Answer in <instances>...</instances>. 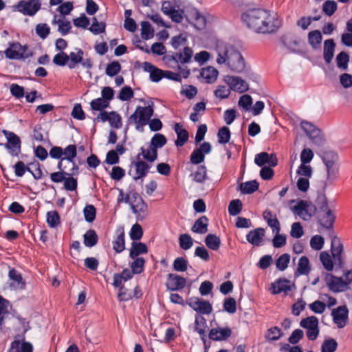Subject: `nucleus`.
Wrapping results in <instances>:
<instances>
[{
	"label": "nucleus",
	"instance_id": "39",
	"mask_svg": "<svg viewBox=\"0 0 352 352\" xmlns=\"http://www.w3.org/2000/svg\"><path fill=\"white\" fill-rule=\"evenodd\" d=\"M205 243L210 250L217 251L220 248L221 240L216 234H208L205 238Z\"/></svg>",
	"mask_w": 352,
	"mask_h": 352
},
{
	"label": "nucleus",
	"instance_id": "31",
	"mask_svg": "<svg viewBox=\"0 0 352 352\" xmlns=\"http://www.w3.org/2000/svg\"><path fill=\"white\" fill-rule=\"evenodd\" d=\"M148 251V247L145 243L133 241L129 251V257L131 258H135L141 254H146Z\"/></svg>",
	"mask_w": 352,
	"mask_h": 352
},
{
	"label": "nucleus",
	"instance_id": "29",
	"mask_svg": "<svg viewBox=\"0 0 352 352\" xmlns=\"http://www.w3.org/2000/svg\"><path fill=\"white\" fill-rule=\"evenodd\" d=\"M8 277L10 280L13 281V283L10 284L11 286H14L21 289H24L25 288V281L23 280L21 274L16 269H10L8 272Z\"/></svg>",
	"mask_w": 352,
	"mask_h": 352
},
{
	"label": "nucleus",
	"instance_id": "30",
	"mask_svg": "<svg viewBox=\"0 0 352 352\" xmlns=\"http://www.w3.org/2000/svg\"><path fill=\"white\" fill-rule=\"evenodd\" d=\"M174 130L177 134V140L175 144L176 146L181 147L188 141L189 138L188 132L187 130L182 129L179 123L175 124Z\"/></svg>",
	"mask_w": 352,
	"mask_h": 352
},
{
	"label": "nucleus",
	"instance_id": "63",
	"mask_svg": "<svg viewBox=\"0 0 352 352\" xmlns=\"http://www.w3.org/2000/svg\"><path fill=\"white\" fill-rule=\"evenodd\" d=\"M223 310L229 314H234L236 311V302L234 298H226L223 304Z\"/></svg>",
	"mask_w": 352,
	"mask_h": 352
},
{
	"label": "nucleus",
	"instance_id": "28",
	"mask_svg": "<svg viewBox=\"0 0 352 352\" xmlns=\"http://www.w3.org/2000/svg\"><path fill=\"white\" fill-rule=\"evenodd\" d=\"M135 167L136 175L133 177V179L137 181L147 175L151 167L146 162L138 160L137 162H133Z\"/></svg>",
	"mask_w": 352,
	"mask_h": 352
},
{
	"label": "nucleus",
	"instance_id": "40",
	"mask_svg": "<svg viewBox=\"0 0 352 352\" xmlns=\"http://www.w3.org/2000/svg\"><path fill=\"white\" fill-rule=\"evenodd\" d=\"M65 157L62 160H67L69 162L74 163V159L77 156V148L75 144H69L63 149Z\"/></svg>",
	"mask_w": 352,
	"mask_h": 352
},
{
	"label": "nucleus",
	"instance_id": "42",
	"mask_svg": "<svg viewBox=\"0 0 352 352\" xmlns=\"http://www.w3.org/2000/svg\"><path fill=\"white\" fill-rule=\"evenodd\" d=\"M134 261L130 264L132 273L134 274H140L144 270L146 261L142 257H136L133 258Z\"/></svg>",
	"mask_w": 352,
	"mask_h": 352
},
{
	"label": "nucleus",
	"instance_id": "50",
	"mask_svg": "<svg viewBox=\"0 0 352 352\" xmlns=\"http://www.w3.org/2000/svg\"><path fill=\"white\" fill-rule=\"evenodd\" d=\"M106 24L104 22L99 23L96 17L92 19V25L89 28V30L94 34L97 35L105 32Z\"/></svg>",
	"mask_w": 352,
	"mask_h": 352
},
{
	"label": "nucleus",
	"instance_id": "45",
	"mask_svg": "<svg viewBox=\"0 0 352 352\" xmlns=\"http://www.w3.org/2000/svg\"><path fill=\"white\" fill-rule=\"evenodd\" d=\"M47 223L50 228H56L60 223L59 214L56 210H52L47 212Z\"/></svg>",
	"mask_w": 352,
	"mask_h": 352
},
{
	"label": "nucleus",
	"instance_id": "46",
	"mask_svg": "<svg viewBox=\"0 0 352 352\" xmlns=\"http://www.w3.org/2000/svg\"><path fill=\"white\" fill-rule=\"evenodd\" d=\"M243 208V204L240 199L232 200L228 206V212L231 216H236L239 214Z\"/></svg>",
	"mask_w": 352,
	"mask_h": 352
},
{
	"label": "nucleus",
	"instance_id": "37",
	"mask_svg": "<svg viewBox=\"0 0 352 352\" xmlns=\"http://www.w3.org/2000/svg\"><path fill=\"white\" fill-rule=\"evenodd\" d=\"M190 177L197 183H204L208 178L207 168L204 165H199L197 170L190 174Z\"/></svg>",
	"mask_w": 352,
	"mask_h": 352
},
{
	"label": "nucleus",
	"instance_id": "18",
	"mask_svg": "<svg viewBox=\"0 0 352 352\" xmlns=\"http://www.w3.org/2000/svg\"><path fill=\"white\" fill-rule=\"evenodd\" d=\"M187 21L193 24L194 27L199 30H204L206 26V19L197 8H192L186 15Z\"/></svg>",
	"mask_w": 352,
	"mask_h": 352
},
{
	"label": "nucleus",
	"instance_id": "36",
	"mask_svg": "<svg viewBox=\"0 0 352 352\" xmlns=\"http://www.w3.org/2000/svg\"><path fill=\"white\" fill-rule=\"evenodd\" d=\"M320 261L324 268L328 272L333 271L334 266H336L333 257L327 252L324 251L320 254Z\"/></svg>",
	"mask_w": 352,
	"mask_h": 352
},
{
	"label": "nucleus",
	"instance_id": "52",
	"mask_svg": "<svg viewBox=\"0 0 352 352\" xmlns=\"http://www.w3.org/2000/svg\"><path fill=\"white\" fill-rule=\"evenodd\" d=\"M129 236L133 241L140 240L143 236L142 226L138 223L133 225L129 232Z\"/></svg>",
	"mask_w": 352,
	"mask_h": 352
},
{
	"label": "nucleus",
	"instance_id": "38",
	"mask_svg": "<svg viewBox=\"0 0 352 352\" xmlns=\"http://www.w3.org/2000/svg\"><path fill=\"white\" fill-rule=\"evenodd\" d=\"M335 49V43L332 39L326 40L324 43V58L329 63L333 57Z\"/></svg>",
	"mask_w": 352,
	"mask_h": 352
},
{
	"label": "nucleus",
	"instance_id": "12",
	"mask_svg": "<svg viewBox=\"0 0 352 352\" xmlns=\"http://www.w3.org/2000/svg\"><path fill=\"white\" fill-rule=\"evenodd\" d=\"M331 254L336 266L342 267L344 265V245L340 238L333 235L331 240Z\"/></svg>",
	"mask_w": 352,
	"mask_h": 352
},
{
	"label": "nucleus",
	"instance_id": "62",
	"mask_svg": "<svg viewBox=\"0 0 352 352\" xmlns=\"http://www.w3.org/2000/svg\"><path fill=\"white\" fill-rule=\"evenodd\" d=\"M166 142V138L163 134L156 133L151 138L150 145L160 148L163 147Z\"/></svg>",
	"mask_w": 352,
	"mask_h": 352
},
{
	"label": "nucleus",
	"instance_id": "60",
	"mask_svg": "<svg viewBox=\"0 0 352 352\" xmlns=\"http://www.w3.org/2000/svg\"><path fill=\"white\" fill-rule=\"evenodd\" d=\"M83 213L87 222L91 223L95 220L96 210L93 205H87L83 209Z\"/></svg>",
	"mask_w": 352,
	"mask_h": 352
},
{
	"label": "nucleus",
	"instance_id": "49",
	"mask_svg": "<svg viewBox=\"0 0 352 352\" xmlns=\"http://www.w3.org/2000/svg\"><path fill=\"white\" fill-rule=\"evenodd\" d=\"M52 62L54 65L59 67L68 66L69 56L64 52H59L54 56Z\"/></svg>",
	"mask_w": 352,
	"mask_h": 352
},
{
	"label": "nucleus",
	"instance_id": "14",
	"mask_svg": "<svg viewBox=\"0 0 352 352\" xmlns=\"http://www.w3.org/2000/svg\"><path fill=\"white\" fill-rule=\"evenodd\" d=\"M186 304L194 311L200 314H210L212 311V306L209 301L198 297H191L186 300Z\"/></svg>",
	"mask_w": 352,
	"mask_h": 352
},
{
	"label": "nucleus",
	"instance_id": "2",
	"mask_svg": "<svg viewBox=\"0 0 352 352\" xmlns=\"http://www.w3.org/2000/svg\"><path fill=\"white\" fill-rule=\"evenodd\" d=\"M241 19L248 28L261 34L274 33L281 25L280 21L276 15L261 8L247 10L241 14Z\"/></svg>",
	"mask_w": 352,
	"mask_h": 352
},
{
	"label": "nucleus",
	"instance_id": "35",
	"mask_svg": "<svg viewBox=\"0 0 352 352\" xmlns=\"http://www.w3.org/2000/svg\"><path fill=\"white\" fill-rule=\"evenodd\" d=\"M258 182L256 180H252L241 183L239 185V190L243 195H250L256 191L258 189Z\"/></svg>",
	"mask_w": 352,
	"mask_h": 352
},
{
	"label": "nucleus",
	"instance_id": "59",
	"mask_svg": "<svg viewBox=\"0 0 352 352\" xmlns=\"http://www.w3.org/2000/svg\"><path fill=\"white\" fill-rule=\"evenodd\" d=\"M188 263L184 257L176 258L173 264L174 270L177 272H185L188 269Z\"/></svg>",
	"mask_w": 352,
	"mask_h": 352
},
{
	"label": "nucleus",
	"instance_id": "7",
	"mask_svg": "<svg viewBox=\"0 0 352 352\" xmlns=\"http://www.w3.org/2000/svg\"><path fill=\"white\" fill-rule=\"evenodd\" d=\"M21 144L19 137L14 133L5 129L0 131V146L3 145L12 156H18L21 153Z\"/></svg>",
	"mask_w": 352,
	"mask_h": 352
},
{
	"label": "nucleus",
	"instance_id": "55",
	"mask_svg": "<svg viewBox=\"0 0 352 352\" xmlns=\"http://www.w3.org/2000/svg\"><path fill=\"white\" fill-rule=\"evenodd\" d=\"M108 122L109 125L115 129H120L122 125L121 116L114 111L109 112V119Z\"/></svg>",
	"mask_w": 352,
	"mask_h": 352
},
{
	"label": "nucleus",
	"instance_id": "24",
	"mask_svg": "<svg viewBox=\"0 0 352 352\" xmlns=\"http://www.w3.org/2000/svg\"><path fill=\"white\" fill-rule=\"evenodd\" d=\"M296 203L295 206L291 208L292 212L295 215L305 220V215H308V201L302 199H292L289 201V204Z\"/></svg>",
	"mask_w": 352,
	"mask_h": 352
},
{
	"label": "nucleus",
	"instance_id": "9",
	"mask_svg": "<svg viewBox=\"0 0 352 352\" xmlns=\"http://www.w3.org/2000/svg\"><path fill=\"white\" fill-rule=\"evenodd\" d=\"M301 164L298 166L296 174L300 176L296 183L298 189L302 192L308 190V148L305 147L300 155Z\"/></svg>",
	"mask_w": 352,
	"mask_h": 352
},
{
	"label": "nucleus",
	"instance_id": "57",
	"mask_svg": "<svg viewBox=\"0 0 352 352\" xmlns=\"http://www.w3.org/2000/svg\"><path fill=\"white\" fill-rule=\"evenodd\" d=\"M133 96L134 92L132 88L129 86H124L121 89L117 98L121 101H127L133 98Z\"/></svg>",
	"mask_w": 352,
	"mask_h": 352
},
{
	"label": "nucleus",
	"instance_id": "61",
	"mask_svg": "<svg viewBox=\"0 0 352 352\" xmlns=\"http://www.w3.org/2000/svg\"><path fill=\"white\" fill-rule=\"evenodd\" d=\"M35 31L41 38L45 39L50 33V28L47 23H38L36 25Z\"/></svg>",
	"mask_w": 352,
	"mask_h": 352
},
{
	"label": "nucleus",
	"instance_id": "16",
	"mask_svg": "<svg viewBox=\"0 0 352 352\" xmlns=\"http://www.w3.org/2000/svg\"><path fill=\"white\" fill-rule=\"evenodd\" d=\"M324 279L327 287L333 292L338 293L346 291L342 277H337L331 274L324 273Z\"/></svg>",
	"mask_w": 352,
	"mask_h": 352
},
{
	"label": "nucleus",
	"instance_id": "51",
	"mask_svg": "<svg viewBox=\"0 0 352 352\" xmlns=\"http://www.w3.org/2000/svg\"><path fill=\"white\" fill-rule=\"evenodd\" d=\"M309 245L312 249L316 251L321 250L324 245V239L320 235H314L311 238Z\"/></svg>",
	"mask_w": 352,
	"mask_h": 352
},
{
	"label": "nucleus",
	"instance_id": "25",
	"mask_svg": "<svg viewBox=\"0 0 352 352\" xmlns=\"http://www.w3.org/2000/svg\"><path fill=\"white\" fill-rule=\"evenodd\" d=\"M290 281L285 278H278L272 283L271 289L273 294H279L281 292L287 294L291 290Z\"/></svg>",
	"mask_w": 352,
	"mask_h": 352
},
{
	"label": "nucleus",
	"instance_id": "22",
	"mask_svg": "<svg viewBox=\"0 0 352 352\" xmlns=\"http://www.w3.org/2000/svg\"><path fill=\"white\" fill-rule=\"evenodd\" d=\"M144 72H149V78L152 82H158L164 78V72L148 62L142 63Z\"/></svg>",
	"mask_w": 352,
	"mask_h": 352
},
{
	"label": "nucleus",
	"instance_id": "17",
	"mask_svg": "<svg viewBox=\"0 0 352 352\" xmlns=\"http://www.w3.org/2000/svg\"><path fill=\"white\" fill-rule=\"evenodd\" d=\"M224 81L230 89L234 91L244 93L249 89L248 84L239 76L227 75L224 78Z\"/></svg>",
	"mask_w": 352,
	"mask_h": 352
},
{
	"label": "nucleus",
	"instance_id": "53",
	"mask_svg": "<svg viewBox=\"0 0 352 352\" xmlns=\"http://www.w3.org/2000/svg\"><path fill=\"white\" fill-rule=\"evenodd\" d=\"M179 246L182 249L187 250L193 245V239L188 234H182L179 238Z\"/></svg>",
	"mask_w": 352,
	"mask_h": 352
},
{
	"label": "nucleus",
	"instance_id": "15",
	"mask_svg": "<svg viewBox=\"0 0 352 352\" xmlns=\"http://www.w3.org/2000/svg\"><path fill=\"white\" fill-rule=\"evenodd\" d=\"M331 316L333 318V322L337 327L342 329L348 323L349 309L346 305L339 306L332 309Z\"/></svg>",
	"mask_w": 352,
	"mask_h": 352
},
{
	"label": "nucleus",
	"instance_id": "34",
	"mask_svg": "<svg viewBox=\"0 0 352 352\" xmlns=\"http://www.w3.org/2000/svg\"><path fill=\"white\" fill-rule=\"evenodd\" d=\"M84 245L87 248L95 246L98 241V236L96 232L93 229L88 230L83 235Z\"/></svg>",
	"mask_w": 352,
	"mask_h": 352
},
{
	"label": "nucleus",
	"instance_id": "23",
	"mask_svg": "<svg viewBox=\"0 0 352 352\" xmlns=\"http://www.w3.org/2000/svg\"><path fill=\"white\" fill-rule=\"evenodd\" d=\"M113 249L116 253H121L125 249V233L123 226H119L116 230V236L113 240Z\"/></svg>",
	"mask_w": 352,
	"mask_h": 352
},
{
	"label": "nucleus",
	"instance_id": "26",
	"mask_svg": "<svg viewBox=\"0 0 352 352\" xmlns=\"http://www.w3.org/2000/svg\"><path fill=\"white\" fill-rule=\"evenodd\" d=\"M140 203H130L132 212L136 215L138 221L143 220L147 214L148 206L144 199L140 200Z\"/></svg>",
	"mask_w": 352,
	"mask_h": 352
},
{
	"label": "nucleus",
	"instance_id": "21",
	"mask_svg": "<svg viewBox=\"0 0 352 352\" xmlns=\"http://www.w3.org/2000/svg\"><path fill=\"white\" fill-rule=\"evenodd\" d=\"M192 54V50L189 47H185L184 48L183 53L173 52L171 55L168 54L166 56V58L168 60H173L176 63H180L182 64H184L190 61Z\"/></svg>",
	"mask_w": 352,
	"mask_h": 352
},
{
	"label": "nucleus",
	"instance_id": "11",
	"mask_svg": "<svg viewBox=\"0 0 352 352\" xmlns=\"http://www.w3.org/2000/svg\"><path fill=\"white\" fill-rule=\"evenodd\" d=\"M84 51L80 48H76V52H71L69 56L68 67L74 69L77 65L81 64L82 67L87 70L93 67V61L91 58H84Z\"/></svg>",
	"mask_w": 352,
	"mask_h": 352
},
{
	"label": "nucleus",
	"instance_id": "13",
	"mask_svg": "<svg viewBox=\"0 0 352 352\" xmlns=\"http://www.w3.org/2000/svg\"><path fill=\"white\" fill-rule=\"evenodd\" d=\"M39 0H21L15 6V8L24 15L34 16L41 9Z\"/></svg>",
	"mask_w": 352,
	"mask_h": 352
},
{
	"label": "nucleus",
	"instance_id": "47",
	"mask_svg": "<svg viewBox=\"0 0 352 352\" xmlns=\"http://www.w3.org/2000/svg\"><path fill=\"white\" fill-rule=\"evenodd\" d=\"M230 131L228 127L223 126L220 128L217 133L218 142L221 144H226L230 140Z\"/></svg>",
	"mask_w": 352,
	"mask_h": 352
},
{
	"label": "nucleus",
	"instance_id": "4",
	"mask_svg": "<svg viewBox=\"0 0 352 352\" xmlns=\"http://www.w3.org/2000/svg\"><path fill=\"white\" fill-rule=\"evenodd\" d=\"M217 62L219 65L227 64L233 72H245V76L250 80L255 81L257 78L255 74L245 69V60L242 54L233 46H226L223 50H219Z\"/></svg>",
	"mask_w": 352,
	"mask_h": 352
},
{
	"label": "nucleus",
	"instance_id": "64",
	"mask_svg": "<svg viewBox=\"0 0 352 352\" xmlns=\"http://www.w3.org/2000/svg\"><path fill=\"white\" fill-rule=\"evenodd\" d=\"M338 346L337 342L333 339L329 338L324 340L321 346L322 352H334Z\"/></svg>",
	"mask_w": 352,
	"mask_h": 352
},
{
	"label": "nucleus",
	"instance_id": "8",
	"mask_svg": "<svg viewBox=\"0 0 352 352\" xmlns=\"http://www.w3.org/2000/svg\"><path fill=\"white\" fill-rule=\"evenodd\" d=\"M6 58L9 60H25L33 56V52L28 50L27 45H22L19 42L8 43V47L4 51Z\"/></svg>",
	"mask_w": 352,
	"mask_h": 352
},
{
	"label": "nucleus",
	"instance_id": "48",
	"mask_svg": "<svg viewBox=\"0 0 352 352\" xmlns=\"http://www.w3.org/2000/svg\"><path fill=\"white\" fill-rule=\"evenodd\" d=\"M64 189L67 191L76 190L78 188V179L72 176V174L68 173L65 179L63 181Z\"/></svg>",
	"mask_w": 352,
	"mask_h": 352
},
{
	"label": "nucleus",
	"instance_id": "6",
	"mask_svg": "<svg viewBox=\"0 0 352 352\" xmlns=\"http://www.w3.org/2000/svg\"><path fill=\"white\" fill-rule=\"evenodd\" d=\"M327 141L324 133L316 126L309 123V162L314 154L326 146Z\"/></svg>",
	"mask_w": 352,
	"mask_h": 352
},
{
	"label": "nucleus",
	"instance_id": "19",
	"mask_svg": "<svg viewBox=\"0 0 352 352\" xmlns=\"http://www.w3.org/2000/svg\"><path fill=\"white\" fill-rule=\"evenodd\" d=\"M186 285V279L179 274L170 273L167 275L166 287L170 291H180Z\"/></svg>",
	"mask_w": 352,
	"mask_h": 352
},
{
	"label": "nucleus",
	"instance_id": "54",
	"mask_svg": "<svg viewBox=\"0 0 352 352\" xmlns=\"http://www.w3.org/2000/svg\"><path fill=\"white\" fill-rule=\"evenodd\" d=\"M290 261V255L285 253L281 254L276 260V266L280 271H284L288 267V264Z\"/></svg>",
	"mask_w": 352,
	"mask_h": 352
},
{
	"label": "nucleus",
	"instance_id": "10",
	"mask_svg": "<svg viewBox=\"0 0 352 352\" xmlns=\"http://www.w3.org/2000/svg\"><path fill=\"white\" fill-rule=\"evenodd\" d=\"M280 41L292 52L299 54L303 57H307L305 42L296 35L293 34H285L281 37Z\"/></svg>",
	"mask_w": 352,
	"mask_h": 352
},
{
	"label": "nucleus",
	"instance_id": "1",
	"mask_svg": "<svg viewBox=\"0 0 352 352\" xmlns=\"http://www.w3.org/2000/svg\"><path fill=\"white\" fill-rule=\"evenodd\" d=\"M316 154L320 157L325 169L319 163L314 161L312 166H309V178L312 179L313 186L326 189L329 182L338 173L339 155L336 151L327 146Z\"/></svg>",
	"mask_w": 352,
	"mask_h": 352
},
{
	"label": "nucleus",
	"instance_id": "3",
	"mask_svg": "<svg viewBox=\"0 0 352 352\" xmlns=\"http://www.w3.org/2000/svg\"><path fill=\"white\" fill-rule=\"evenodd\" d=\"M318 190H313L309 197V218H314L324 229L330 230L333 228L336 214L328 204L325 189L316 186Z\"/></svg>",
	"mask_w": 352,
	"mask_h": 352
},
{
	"label": "nucleus",
	"instance_id": "27",
	"mask_svg": "<svg viewBox=\"0 0 352 352\" xmlns=\"http://www.w3.org/2000/svg\"><path fill=\"white\" fill-rule=\"evenodd\" d=\"M265 230L262 228H258L249 232L246 235L247 241L255 246L261 245L263 237L265 236Z\"/></svg>",
	"mask_w": 352,
	"mask_h": 352
},
{
	"label": "nucleus",
	"instance_id": "20",
	"mask_svg": "<svg viewBox=\"0 0 352 352\" xmlns=\"http://www.w3.org/2000/svg\"><path fill=\"white\" fill-rule=\"evenodd\" d=\"M232 335V329L228 327L212 328L209 331L208 338L212 341H224L228 339Z\"/></svg>",
	"mask_w": 352,
	"mask_h": 352
},
{
	"label": "nucleus",
	"instance_id": "5",
	"mask_svg": "<svg viewBox=\"0 0 352 352\" xmlns=\"http://www.w3.org/2000/svg\"><path fill=\"white\" fill-rule=\"evenodd\" d=\"M154 113V103L151 102L146 107L138 106L135 111L132 113L128 118L126 126L131 124H135V129L138 131L142 132L144 126L148 124L150 119ZM128 128L126 127L124 129V134L127 133ZM126 136L124 140H126Z\"/></svg>",
	"mask_w": 352,
	"mask_h": 352
},
{
	"label": "nucleus",
	"instance_id": "33",
	"mask_svg": "<svg viewBox=\"0 0 352 352\" xmlns=\"http://www.w3.org/2000/svg\"><path fill=\"white\" fill-rule=\"evenodd\" d=\"M208 218L205 215L201 216L195 221L191 230L195 233L205 234L208 231Z\"/></svg>",
	"mask_w": 352,
	"mask_h": 352
},
{
	"label": "nucleus",
	"instance_id": "56",
	"mask_svg": "<svg viewBox=\"0 0 352 352\" xmlns=\"http://www.w3.org/2000/svg\"><path fill=\"white\" fill-rule=\"evenodd\" d=\"M90 106L93 111H101L107 108L109 104H108L107 101H105L101 98H98L91 100L90 102Z\"/></svg>",
	"mask_w": 352,
	"mask_h": 352
},
{
	"label": "nucleus",
	"instance_id": "43",
	"mask_svg": "<svg viewBox=\"0 0 352 352\" xmlns=\"http://www.w3.org/2000/svg\"><path fill=\"white\" fill-rule=\"evenodd\" d=\"M300 275H308V257L306 256L300 258L297 269L294 272L295 276H299Z\"/></svg>",
	"mask_w": 352,
	"mask_h": 352
},
{
	"label": "nucleus",
	"instance_id": "41",
	"mask_svg": "<svg viewBox=\"0 0 352 352\" xmlns=\"http://www.w3.org/2000/svg\"><path fill=\"white\" fill-rule=\"evenodd\" d=\"M141 36L144 40H148L154 36V29L148 21L141 23Z\"/></svg>",
	"mask_w": 352,
	"mask_h": 352
},
{
	"label": "nucleus",
	"instance_id": "44",
	"mask_svg": "<svg viewBox=\"0 0 352 352\" xmlns=\"http://www.w3.org/2000/svg\"><path fill=\"white\" fill-rule=\"evenodd\" d=\"M318 320L315 316H309V340H315L319 334Z\"/></svg>",
	"mask_w": 352,
	"mask_h": 352
},
{
	"label": "nucleus",
	"instance_id": "58",
	"mask_svg": "<svg viewBox=\"0 0 352 352\" xmlns=\"http://www.w3.org/2000/svg\"><path fill=\"white\" fill-rule=\"evenodd\" d=\"M121 70V65L118 61H113L107 65L105 73L107 76L113 77L116 76Z\"/></svg>",
	"mask_w": 352,
	"mask_h": 352
},
{
	"label": "nucleus",
	"instance_id": "32",
	"mask_svg": "<svg viewBox=\"0 0 352 352\" xmlns=\"http://www.w3.org/2000/svg\"><path fill=\"white\" fill-rule=\"evenodd\" d=\"M219 72L212 66H208L202 68L200 72V76L206 80L207 83L211 84L216 81Z\"/></svg>",
	"mask_w": 352,
	"mask_h": 352
}]
</instances>
